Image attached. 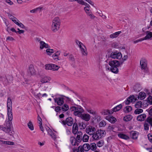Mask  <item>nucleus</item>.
Returning <instances> with one entry per match:
<instances>
[{
  "label": "nucleus",
  "instance_id": "obj_15",
  "mask_svg": "<svg viewBox=\"0 0 152 152\" xmlns=\"http://www.w3.org/2000/svg\"><path fill=\"white\" fill-rule=\"evenodd\" d=\"M80 118L85 121H88L90 120L91 116L88 113H84L82 114Z\"/></svg>",
  "mask_w": 152,
  "mask_h": 152
},
{
  "label": "nucleus",
  "instance_id": "obj_27",
  "mask_svg": "<svg viewBox=\"0 0 152 152\" xmlns=\"http://www.w3.org/2000/svg\"><path fill=\"white\" fill-rule=\"evenodd\" d=\"M37 119L39 121V127L42 132H44V129L42 126V119L40 117L39 115H38Z\"/></svg>",
  "mask_w": 152,
  "mask_h": 152
},
{
  "label": "nucleus",
  "instance_id": "obj_32",
  "mask_svg": "<svg viewBox=\"0 0 152 152\" xmlns=\"http://www.w3.org/2000/svg\"><path fill=\"white\" fill-rule=\"evenodd\" d=\"M78 130V127L76 123H74L73 126V133H77Z\"/></svg>",
  "mask_w": 152,
  "mask_h": 152
},
{
  "label": "nucleus",
  "instance_id": "obj_37",
  "mask_svg": "<svg viewBox=\"0 0 152 152\" xmlns=\"http://www.w3.org/2000/svg\"><path fill=\"white\" fill-rule=\"evenodd\" d=\"M46 53L48 55L50 56L54 53V50L53 49L48 48L46 50Z\"/></svg>",
  "mask_w": 152,
  "mask_h": 152
},
{
  "label": "nucleus",
  "instance_id": "obj_53",
  "mask_svg": "<svg viewBox=\"0 0 152 152\" xmlns=\"http://www.w3.org/2000/svg\"><path fill=\"white\" fill-rule=\"evenodd\" d=\"M15 40L11 36H8L6 38L7 41H13Z\"/></svg>",
  "mask_w": 152,
  "mask_h": 152
},
{
  "label": "nucleus",
  "instance_id": "obj_21",
  "mask_svg": "<svg viewBox=\"0 0 152 152\" xmlns=\"http://www.w3.org/2000/svg\"><path fill=\"white\" fill-rule=\"evenodd\" d=\"M146 97V94L144 92L141 91L139 93L137 97L139 99L142 100L144 99Z\"/></svg>",
  "mask_w": 152,
  "mask_h": 152
},
{
  "label": "nucleus",
  "instance_id": "obj_3",
  "mask_svg": "<svg viewBox=\"0 0 152 152\" xmlns=\"http://www.w3.org/2000/svg\"><path fill=\"white\" fill-rule=\"evenodd\" d=\"M61 21L60 18L58 17L53 18L52 21L51 29L54 32L58 31L60 28Z\"/></svg>",
  "mask_w": 152,
  "mask_h": 152
},
{
  "label": "nucleus",
  "instance_id": "obj_10",
  "mask_svg": "<svg viewBox=\"0 0 152 152\" xmlns=\"http://www.w3.org/2000/svg\"><path fill=\"white\" fill-rule=\"evenodd\" d=\"M64 96L56 97L54 99L55 102L58 105H62L64 103Z\"/></svg>",
  "mask_w": 152,
  "mask_h": 152
},
{
  "label": "nucleus",
  "instance_id": "obj_8",
  "mask_svg": "<svg viewBox=\"0 0 152 152\" xmlns=\"http://www.w3.org/2000/svg\"><path fill=\"white\" fill-rule=\"evenodd\" d=\"M46 70L56 71L59 68L60 66L53 64H47L45 65Z\"/></svg>",
  "mask_w": 152,
  "mask_h": 152
},
{
  "label": "nucleus",
  "instance_id": "obj_14",
  "mask_svg": "<svg viewBox=\"0 0 152 152\" xmlns=\"http://www.w3.org/2000/svg\"><path fill=\"white\" fill-rule=\"evenodd\" d=\"M70 142L72 145L78 146L79 145V142L81 141V139L79 138L77 140L74 137H71L70 139Z\"/></svg>",
  "mask_w": 152,
  "mask_h": 152
},
{
  "label": "nucleus",
  "instance_id": "obj_26",
  "mask_svg": "<svg viewBox=\"0 0 152 152\" xmlns=\"http://www.w3.org/2000/svg\"><path fill=\"white\" fill-rule=\"evenodd\" d=\"M51 80L50 77H45L42 78L41 80V82L42 83H45L49 82Z\"/></svg>",
  "mask_w": 152,
  "mask_h": 152
},
{
  "label": "nucleus",
  "instance_id": "obj_5",
  "mask_svg": "<svg viewBox=\"0 0 152 152\" xmlns=\"http://www.w3.org/2000/svg\"><path fill=\"white\" fill-rule=\"evenodd\" d=\"M76 42L78 45V47L80 48V50L83 56H86L88 55V52L86 47L83 43L78 40H76Z\"/></svg>",
  "mask_w": 152,
  "mask_h": 152
},
{
  "label": "nucleus",
  "instance_id": "obj_7",
  "mask_svg": "<svg viewBox=\"0 0 152 152\" xmlns=\"http://www.w3.org/2000/svg\"><path fill=\"white\" fill-rule=\"evenodd\" d=\"M12 77L11 76L6 77L5 76L0 75V82H2L5 85H7L8 83L12 80Z\"/></svg>",
  "mask_w": 152,
  "mask_h": 152
},
{
  "label": "nucleus",
  "instance_id": "obj_55",
  "mask_svg": "<svg viewBox=\"0 0 152 152\" xmlns=\"http://www.w3.org/2000/svg\"><path fill=\"white\" fill-rule=\"evenodd\" d=\"M34 40L37 43H39V44L42 41L40 38L37 37L34 38Z\"/></svg>",
  "mask_w": 152,
  "mask_h": 152
},
{
  "label": "nucleus",
  "instance_id": "obj_30",
  "mask_svg": "<svg viewBox=\"0 0 152 152\" xmlns=\"http://www.w3.org/2000/svg\"><path fill=\"white\" fill-rule=\"evenodd\" d=\"M118 136L123 139L127 140L129 138V137L125 134H118Z\"/></svg>",
  "mask_w": 152,
  "mask_h": 152
},
{
  "label": "nucleus",
  "instance_id": "obj_62",
  "mask_svg": "<svg viewBox=\"0 0 152 152\" xmlns=\"http://www.w3.org/2000/svg\"><path fill=\"white\" fill-rule=\"evenodd\" d=\"M93 115L94 116V118L95 119H97L98 120L99 119L100 120H101V117L99 115H98L96 112V115Z\"/></svg>",
  "mask_w": 152,
  "mask_h": 152
},
{
  "label": "nucleus",
  "instance_id": "obj_4",
  "mask_svg": "<svg viewBox=\"0 0 152 152\" xmlns=\"http://www.w3.org/2000/svg\"><path fill=\"white\" fill-rule=\"evenodd\" d=\"M71 109L73 111L74 115L79 117H80L84 111L83 108L80 106L72 107Z\"/></svg>",
  "mask_w": 152,
  "mask_h": 152
},
{
  "label": "nucleus",
  "instance_id": "obj_22",
  "mask_svg": "<svg viewBox=\"0 0 152 152\" xmlns=\"http://www.w3.org/2000/svg\"><path fill=\"white\" fill-rule=\"evenodd\" d=\"M122 104H120L111 110L112 112H113V113L114 112L119 111L122 108Z\"/></svg>",
  "mask_w": 152,
  "mask_h": 152
},
{
  "label": "nucleus",
  "instance_id": "obj_6",
  "mask_svg": "<svg viewBox=\"0 0 152 152\" xmlns=\"http://www.w3.org/2000/svg\"><path fill=\"white\" fill-rule=\"evenodd\" d=\"M147 61L145 58H142L140 61V65L141 69L143 70L145 73L148 74L149 72V70L147 67Z\"/></svg>",
  "mask_w": 152,
  "mask_h": 152
},
{
  "label": "nucleus",
  "instance_id": "obj_43",
  "mask_svg": "<svg viewBox=\"0 0 152 152\" xmlns=\"http://www.w3.org/2000/svg\"><path fill=\"white\" fill-rule=\"evenodd\" d=\"M146 121L151 126H152V116L148 117Z\"/></svg>",
  "mask_w": 152,
  "mask_h": 152
},
{
  "label": "nucleus",
  "instance_id": "obj_29",
  "mask_svg": "<svg viewBox=\"0 0 152 152\" xmlns=\"http://www.w3.org/2000/svg\"><path fill=\"white\" fill-rule=\"evenodd\" d=\"M86 110L88 113L92 114L93 115H96V111L91 108H86Z\"/></svg>",
  "mask_w": 152,
  "mask_h": 152
},
{
  "label": "nucleus",
  "instance_id": "obj_24",
  "mask_svg": "<svg viewBox=\"0 0 152 152\" xmlns=\"http://www.w3.org/2000/svg\"><path fill=\"white\" fill-rule=\"evenodd\" d=\"M146 117V115L145 114H142L138 115L137 117V120L138 121H143Z\"/></svg>",
  "mask_w": 152,
  "mask_h": 152
},
{
  "label": "nucleus",
  "instance_id": "obj_54",
  "mask_svg": "<svg viewBox=\"0 0 152 152\" xmlns=\"http://www.w3.org/2000/svg\"><path fill=\"white\" fill-rule=\"evenodd\" d=\"M107 129L108 130L110 131V132H111L112 131V132H115L114 130V129L113 127V125L109 126L107 128Z\"/></svg>",
  "mask_w": 152,
  "mask_h": 152
},
{
  "label": "nucleus",
  "instance_id": "obj_12",
  "mask_svg": "<svg viewBox=\"0 0 152 152\" xmlns=\"http://www.w3.org/2000/svg\"><path fill=\"white\" fill-rule=\"evenodd\" d=\"M63 124L64 125L67 124L68 126H71L73 123V120L71 117L67 118L65 121H62Z\"/></svg>",
  "mask_w": 152,
  "mask_h": 152
},
{
  "label": "nucleus",
  "instance_id": "obj_11",
  "mask_svg": "<svg viewBox=\"0 0 152 152\" xmlns=\"http://www.w3.org/2000/svg\"><path fill=\"white\" fill-rule=\"evenodd\" d=\"M137 100V97L133 95L130 96L125 101V103L126 104H129L131 102H134Z\"/></svg>",
  "mask_w": 152,
  "mask_h": 152
},
{
  "label": "nucleus",
  "instance_id": "obj_51",
  "mask_svg": "<svg viewBox=\"0 0 152 152\" xmlns=\"http://www.w3.org/2000/svg\"><path fill=\"white\" fill-rule=\"evenodd\" d=\"M87 15L89 17V18L90 19H94L96 17L92 14V12H91V13H89Z\"/></svg>",
  "mask_w": 152,
  "mask_h": 152
},
{
  "label": "nucleus",
  "instance_id": "obj_64",
  "mask_svg": "<svg viewBox=\"0 0 152 152\" xmlns=\"http://www.w3.org/2000/svg\"><path fill=\"white\" fill-rule=\"evenodd\" d=\"M46 130L48 133H51L53 132L52 130H51L49 127H47L46 128Z\"/></svg>",
  "mask_w": 152,
  "mask_h": 152
},
{
  "label": "nucleus",
  "instance_id": "obj_18",
  "mask_svg": "<svg viewBox=\"0 0 152 152\" xmlns=\"http://www.w3.org/2000/svg\"><path fill=\"white\" fill-rule=\"evenodd\" d=\"M96 131L95 128L91 126H88L87 127L86 129V133H95Z\"/></svg>",
  "mask_w": 152,
  "mask_h": 152
},
{
  "label": "nucleus",
  "instance_id": "obj_58",
  "mask_svg": "<svg viewBox=\"0 0 152 152\" xmlns=\"http://www.w3.org/2000/svg\"><path fill=\"white\" fill-rule=\"evenodd\" d=\"M128 58V56L127 55H124L123 57L122 58V61L124 62L126 61Z\"/></svg>",
  "mask_w": 152,
  "mask_h": 152
},
{
  "label": "nucleus",
  "instance_id": "obj_16",
  "mask_svg": "<svg viewBox=\"0 0 152 152\" xmlns=\"http://www.w3.org/2000/svg\"><path fill=\"white\" fill-rule=\"evenodd\" d=\"M39 47L40 50H42L45 48H48L50 47V45L47 43L42 41L39 44Z\"/></svg>",
  "mask_w": 152,
  "mask_h": 152
},
{
  "label": "nucleus",
  "instance_id": "obj_9",
  "mask_svg": "<svg viewBox=\"0 0 152 152\" xmlns=\"http://www.w3.org/2000/svg\"><path fill=\"white\" fill-rule=\"evenodd\" d=\"M110 57L113 59H121L122 56L121 53L117 51L111 52L110 56Z\"/></svg>",
  "mask_w": 152,
  "mask_h": 152
},
{
  "label": "nucleus",
  "instance_id": "obj_28",
  "mask_svg": "<svg viewBox=\"0 0 152 152\" xmlns=\"http://www.w3.org/2000/svg\"><path fill=\"white\" fill-rule=\"evenodd\" d=\"M146 35L145 37V40L150 39L152 38V32L147 31L146 32Z\"/></svg>",
  "mask_w": 152,
  "mask_h": 152
},
{
  "label": "nucleus",
  "instance_id": "obj_47",
  "mask_svg": "<svg viewBox=\"0 0 152 152\" xmlns=\"http://www.w3.org/2000/svg\"><path fill=\"white\" fill-rule=\"evenodd\" d=\"M106 125V122L104 121H102L100 122L99 124V126L101 127H104Z\"/></svg>",
  "mask_w": 152,
  "mask_h": 152
},
{
  "label": "nucleus",
  "instance_id": "obj_60",
  "mask_svg": "<svg viewBox=\"0 0 152 152\" xmlns=\"http://www.w3.org/2000/svg\"><path fill=\"white\" fill-rule=\"evenodd\" d=\"M8 16L9 18L12 20L14 19L15 17L12 15L10 13H8Z\"/></svg>",
  "mask_w": 152,
  "mask_h": 152
},
{
  "label": "nucleus",
  "instance_id": "obj_25",
  "mask_svg": "<svg viewBox=\"0 0 152 152\" xmlns=\"http://www.w3.org/2000/svg\"><path fill=\"white\" fill-rule=\"evenodd\" d=\"M121 33V31H118L111 34L110 35V38L112 39L116 38Z\"/></svg>",
  "mask_w": 152,
  "mask_h": 152
},
{
  "label": "nucleus",
  "instance_id": "obj_36",
  "mask_svg": "<svg viewBox=\"0 0 152 152\" xmlns=\"http://www.w3.org/2000/svg\"><path fill=\"white\" fill-rule=\"evenodd\" d=\"M27 126L28 128L31 130H33L34 129V125L31 121H30L27 123Z\"/></svg>",
  "mask_w": 152,
  "mask_h": 152
},
{
  "label": "nucleus",
  "instance_id": "obj_48",
  "mask_svg": "<svg viewBox=\"0 0 152 152\" xmlns=\"http://www.w3.org/2000/svg\"><path fill=\"white\" fill-rule=\"evenodd\" d=\"M79 4L85 6V7H89V6H90L89 4L85 2L83 0H82L81 1H80Z\"/></svg>",
  "mask_w": 152,
  "mask_h": 152
},
{
  "label": "nucleus",
  "instance_id": "obj_49",
  "mask_svg": "<svg viewBox=\"0 0 152 152\" xmlns=\"http://www.w3.org/2000/svg\"><path fill=\"white\" fill-rule=\"evenodd\" d=\"M79 126L80 129H83L86 128V125L84 123H81L79 124Z\"/></svg>",
  "mask_w": 152,
  "mask_h": 152
},
{
  "label": "nucleus",
  "instance_id": "obj_39",
  "mask_svg": "<svg viewBox=\"0 0 152 152\" xmlns=\"http://www.w3.org/2000/svg\"><path fill=\"white\" fill-rule=\"evenodd\" d=\"M69 109V107L68 105L65 104L62 106V109L64 111H67Z\"/></svg>",
  "mask_w": 152,
  "mask_h": 152
},
{
  "label": "nucleus",
  "instance_id": "obj_17",
  "mask_svg": "<svg viewBox=\"0 0 152 152\" xmlns=\"http://www.w3.org/2000/svg\"><path fill=\"white\" fill-rule=\"evenodd\" d=\"M105 119L112 123H114L116 121V118L111 115H108L105 117Z\"/></svg>",
  "mask_w": 152,
  "mask_h": 152
},
{
  "label": "nucleus",
  "instance_id": "obj_13",
  "mask_svg": "<svg viewBox=\"0 0 152 152\" xmlns=\"http://www.w3.org/2000/svg\"><path fill=\"white\" fill-rule=\"evenodd\" d=\"M61 53V51L60 50L56 51L52 56L53 59L56 61L61 60V59L59 57V56Z\"/></svg>",
  "mask_w": 152,
  "mask_h": 152
},
{
  "label": "nucleus",
  "instance_id": "obj_42",
  "mask_svg": "<svg viewBox=\"0 0 152 152\" xmlns=\"http://www.w3.org/2000/svg\"><path fill=\"white\" fill-rule=\"evenodd\" d=\"M90 149L92 151L95 150L96 148V144L95 143H92L91 144Z\"/></svg>",
  "mask_w": 152,
  "mask_h": 152
},
{
  "label": "nucleus",
  "instance_id": "obj_34",
  "mask_svg": "<svg viewBox=\"0 0 152 152\" xmlns=\"http://www.w3.org/2000/svg\"><path fill=\"white\" fill-rule=\"evenodd\" d=\"M132 107L130 106H127L124 109V111L126 113H128L132 111Z\"/></svg>",
  "mask_w": 152,
  "mask_h": 152
},
{
  "label": "nucleus",
  "instance_id": "obj_59",
  "mask_svg": "<svg viewBox=\"0 0 152 152\" xmlns=\"http://www.w3.org/2000/svg\"><path fill=\"white\" fill-rule=\"evenodd\" d=\"M148 137L149 141L152 142V134H148Z\"/></svg>",
  "mask_w": 152,
  "mask_h": 152
},
{
  "label": "nucleus",
  "instance_id": "obj_35",
  "mask_svg": "<svg viewBox=\"0 0 152 152\" xmlns=\"http://www.w3.org/2000/svg\"><path fill=\"white\" fill-rule=\"evenodd\" d=\"M135 107L137 108L142 107V102L141 101L137 102L135 104Z\"/></svg>",
  "mask_w": 152,
  "mask_h": 152
},
{
  "label": "nucleus",
  "instance_id": "obj_50",
  "mask_svg": "<svg viewBox=\"0 0 152 152\" xmlns=\"http://www.w3.org/2000/svg\"><path fill=\"white\" fill-rule=\"evenodd\" d=\"M64 97H65L66 99V101L67 102H73V100L71 98L68 97H66L64 96Z\"/></svg>",
  "mask_w": 152,
  "mask_h": 152
},
{
  "label": "nucleus",
  "instance_id": "obj_45",
  "mask_svg": "<svg viewBox=\"0 0 152 152\" xmlns=\"http://www.w3.org/2000/svg\"><path fill=\"white\" fill-rule=\"evenodd\" d=\"M149 104L148 103L147 101L146 100L143 101V103H142V107H147Z\"/></svg>",
  "mask_w": 152,
  "mask_h": 152
},
{
  "label": "nucleus",
  "instance_id": "obj_23",
  "mask_svg": "<svg viewBox=\"0 0 152 152\" xmlns=\"http://www.w3.org/2000/svg\"><path fill=\"white\" fill-rule=\"evenodd\" d=\"M133 89L136 92H139L141 90L142 87L140 84L137 83L134 86Z\"/></svg>",
  "mask_w": 152,
  "mask_h": 152
},
{
  "label": "nucleus",
  "instance_id": "obj_41",
  "mask_svg": "<svg viewBox=\"0 0 152 152\" xmlns=\"http://www.w3.org/2000/svg\"><path fill=\"white\" fill-rule=\"evenodd\" d=\"M89 136L86 134H85L83 137V141L84 142H86L88 141L89 139Z\"/></svg>",
  "mask_w": 152,
  "mask_h": 152
},
{
  "label": "nucleus",
  "instance_id": "obj_63",
  "mask_svg": "<svg viewBox=\"0 0 152 152\" xmlns=\"http://www.w3.org/2000/svg\"><path fill=\"white\" fill-rule=\"evenodd\" d=\"M17 25L21 28H24V25L20 22L18 23Z\"/></svg>",
  "mask_w": 152,
  "mask_h": 152
},
{
  "label": "nucleus",
  "instance_id": "obj_38",
  "mask_svg": "<svg viewBox=\"0 0 152 152\" xmlns=\"http://www.w3.org/2000/svg\"><path fill=\"white\" fill-rule=\"evenodd\" d=\"M90 6L89 7H84V9L87 15L92 12L90 10Z\"/></svg>",
  "mask_w": 152,
  "mask_h": 152
},
{
  "label": "nucleus",
  "instance_id": "obj_57",
  "mask_svg": "<svg viewBox=\"0 0 152 152\" xmlns=\"http://www.w3.org/2000/svg\"><path fill=\"white\" fill-rule=\"evenodd\" d=\"M53 12L54 13V15H58L61 12L58 9H55L54 10Z\"/></svg>",
  "mask_w": 152,
  "mask_h": 152
},
{
  "label": "nucleus",
  "instance_id": "obj_52",
  "mask_svg": "<svg viewBox=\"0 0 152 152\" xmlns=\"http://www.w3.org/2000/svg\"><path fill=\"white\" fill-rule=\"evenodd\" d=\"M104 144V142L102 140H100L99 142H98L97 145L98 147H101L103 146Z\"/></svg>",
  "mask_w": 152,
  "mask_h": 152
},
{
  "label": "nucleus",
  "instance_id": "obj_40",
  "mask_svg": "<svg viewBox=\"0 0 152 152\" xmlns=\"http://www.w3.org/2000/svg\"><path fill=\"white\" fill-rule=\"evenodd\" d=\"M143 110L142 109L138 108L136 109L134 111V113L136 114H139L142 113Z\"/></svg>",
  "mask_w": 152,
  "mask_h": 152
},
{
  "label": "nucleus",
  "instance_id": "obj_56",
  "mask_svg": "<svg viewBox=\"0 0 152 152\" xmlns=\"http://www.w3.org/2000/svg\"><path fill=\"white\" fill-rule=\"evenodd\" d=\"M49 134V136L54 140H55L57 138V136L55 134Z\"/></svg>",
  "mask_w": 152,
  "mask_h": 152
},
{
  "label": "nucleus",
  "instance_id": "obj_61",
  "mask_svg": "<svg viewBox=\"0 0 152 152\" xmlns=\"http://www.w3.org/2000/svg\"><path fill=\"white\" fill-rule=\"evenodd\" d=\"M149 125L146 123H145L144 124V129L145 130H148L149 129Z\"/></svg>",
  "mask_w": 152,
  "mask_h": 152
},
{
  "label": "nucleus",
  "instance_id": "obj_2",
  "mask_svg": "<svg viewBox=\"0 0 152 152\" xmlns=\"http://www.w3.org/2000/svg\"><path fill=\"white\" fill-rule=\"evenodd\" d=\"M108 64L110 67L108 65H106L105 67L106 70L115 74L118 72V67L120 65V63L118 61L116 60H111L109 61Z\"/></svg>",
  "mask_w": 152,
  "mask_h": 152
},
{
  "label": "nucleus",
  "instance_id": "obj_19",
  "mask_svg": "<svg viewBox=\"0 0 152 152\" xmlns=\"http://www.w3.org/2000/svg\"><path fill=\"white\" fill-rule=\"evenodd\" d=\"M92 137L95 140H98L102 138L105 134H92Z\"/></svg>",
  "mask_w": 152,
  "mask_h": 152
},
{
  "label": "nucleus",
  "instance_id": "obj_20",
  "mask_svg": "<svg viewBox=\"0 0 152 152\" xmlns=\"http://www.w3.org/2000/svg\"><path fill=\"white\" fill-rule=\"evenodd\" d=\"M100 113L102 115H106L108 114L111 115L113 114V112H112L111 110L104 109L101 111Z\"/></svg>",
  "mask_w": 152,
  "mask_h": 152
},
{
  "label": "nucleus",
  "instance_id": "obj_31",
  "mask_svg": "<svg viewBox=\"0 0 152 152\" xmlns=\"http://www.w3.org/2000/svg\"><path fill=\"white\" fill-rule=\"evenodd\" d=\"M132 118L131 115H128L125 116L123 118V120L124 121L127 122L131 120Z\"/></svg>",
  "mask_w": 152,
  "mask_h": 152
},
{
  "label": "nucleus",
  "instance_id": "obj_44",
  "mask_svg": "<svg viewBox=\"0 0 152 152\" xmlns=\"http://www.w3.org/2000/svg\"><path fill=\"white\" fill-rule=\"evenodd\" d=\"M150 105L152 104V96H149L146 100Z\"/></svg>",
  "mask_w": 152,
  "mask_h": 152
},
{
  "label": "nucleus",
  "instance_id": "obj_33",
  "mask_svg": "<svg viewBox=\"0 0 152 152\" xmlns=\"http://www.w3.org/2000/svg\"><path fill=\"white\" fill-rule=\"evenodd\" d=\"M28 70L31 75H33L35 73V70L34 69L33 66L32 65L29 66Z\"/></svg>",
  "mask_w": 152,
  "mask_h": 152
},
{
  "label": "nucleus",
  "instance_id": "obj_46",
  "mask_svg": "<svg viewBox=\"0 0 152 152\" xmlns=\"http://www.w3.org/2000/svg\"><path fill=\"white\" fill-rule=\"evenodd\" d=\"M138 136L137 134H130V138L135 139H136L137 137Z\"/></svg>",
  "mask_w": 152,
  "mask_h": 152
},
{
  "label": "nucleus",
  "instance_id": "obj_1",
  "mask_svg": "<svg viewBox=\"0 0 152 152\" xmlns=\"http://www.w3.org/2000/svg\"><path fill=\"white\" fill-rule=\"evenodd\" d=\"M12 102L10 99L7 100V115L9 121L6 120L5 125V127L3 128V130L6 132H9L10 131V129L12 125V121L13 119L12 108Z\"/></svg>",
  "mask_w": 152,
  "mask_h": 152
}]
</instances>
